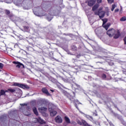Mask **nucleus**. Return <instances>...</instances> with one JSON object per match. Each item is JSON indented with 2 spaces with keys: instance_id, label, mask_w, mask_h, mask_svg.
<instances>
[{
  "instance_id": "f257e3e1",
  "label": "nucleus",
  "mask_w": 126,
  "mask_h": 126,
  "mask_svg": "<svg viewBox=\"0 0 126 126\" xmlns=\"http://www.w3.org/2000/svg\"><path fill=\"white\" fill-rule=\"evenodd\" d=\"M13 86H17L18 87H20V88H22L23 89H30V87L28 85H25L23 84H20L19 83H14L13 84Z\"/></svg>"
},
{
  "instance_id": "f03ea898",
  "label": "nucleus",
  "mask_w": 126,
  "mask_h": 126,
  "mask_svg": "<svg viewBox=\"0 0 126 126\" xmlns=\"http://www.w3.org/2000/svg\"><path fill=\"white\" fill-rule=\"evenodd\" d=\"M116 33V30L114 29H109L108 31H107L106 34L110 37V38H112L114 35Z\"/></svg>"
},
{
  "instance_id": "7ed1b4c3",
  "label": "nucleus",
  "mask_w": 126,
  "mask_h": 126,
  "mask_svg": "<svg viewBox=\"0 0 126 126\" xmlns=\"http://www.w3.org/2000/svg\"><path fill=\"white\" fill-rule=\"evenodd\" d=\"M13 63L16 64V67L18 68H24L25 67L24 65L20 62H13Z\"/></svg>"
},
{
  "instance_id": "20e7f679",
  "label": "nucleus",
  "mask_w": 126,
  "mask_h": 126,
  "mask_svg": "<svg viewBox=\"0 0 126 126\" xmlns=\"http://www.w3.org/2000/svg\"><path fill=\"white\" fill-rule=\"evenodd\" d=\"M34 123L36 124L39 123L40 124V125H44V124H46V122H45L44 120L41 119V117H39L38 118H35Z\"/></svg>"
},
{
  "instance_id": "39448f33",
  "label": "nucleus",
  "mask_w": 126,
  "mask_h": 126,
  "mask_svg": "<svg viewBox=\"0 0 126 126\" xmlns=\"http://www.w3.org/2000/svg\"><path fill=\"white\" fill-rule=\"evenodd\" d=\"M55 121L57 124H62L63 123V118L58 115L55 118Z\"/></svg>"
},
{
  "instance_id": "423d86ee",
  "label": "nucleus",
  "mask_w": 126,
  "mask_h": 126,
  "mask_svg": "<svg viewBox=\"0 0 126 126\" xmlns=\"http://www.w3.org/2000/svg\"><path fill=\"white\" fill-rule=\"evenodd\" d=\"M41 91L44 94H46L47 96H50L51 95V94L49 93V91H48V90L46 88H43Z\"/></svg>"
},
{
  "instance_id": "0eeeda50",
  "label": "nucleus",
  "mask_w": 126,
  "mask_h": 126,
  "mask_svg": "<svg viewBox=\"0 0 126 126\" xmlns=\"http://www.w3.org/2000/svg\"><path fill=\"white\" fill-rule=\"evenodd\" d=\"M96 2V0H90L88 2V5L89 6H93Z\"/></svg>"
},
{
  "instance_id": "6e6552de",
  "label": "nucleus",
  "mask_w": 126,
  "mask_h": 126,
  "mask_svg": "<svg viewBox=\"0 0 126 126\" xmlns=\"http://www.w3.org/2000/svg\"><path fill=\"white\" fill-rule=\"evenodd\" d=\"M105 13H106V12L104 11L99 12V15H98V16L100 19H102V18H104V17H105Z\"/></svg>"
},
{
  "instance_id": "1a4fd4ad",
  "label": "nucleus",
  "mask_w": 126,
  "mask_h": 126,
  "mask_svg": "<svg viewBox=\"0 0 126 126\" xmlns=\"http://www.w3.org/2000/svg\"><path fill=\"white\" fill-rule=\"evenodd\" d=\"M62 93L63 95L67 97V98H70V97H71V95H70V94L66 92V91L64 90L62 91Z\"/></svg>"
},
{
  "instance_id": "9d476101",
  "label": "nucleus",
  "mask_w": 126,
  "mask_h": 126,
  "mask_svg": "<svg viewBox=\"0 0 126 126\" xmlns=\"http://www.w3.org/2000/svg\"><path fill=\"white\" fill-rule=\"evenodd\" d=\"M34 14H35L36 15H37V16H45V15H46L47 13H46L45 12H44V10H42L41 13L38 14L37 13V12H35L34 13Z\"/></svg>"
},
{
  "instance_id": "9b49d317",
  "label": "nucleus",
  "mask_w": 126,
  "mask_h": 126,
  "mask_svg": "<svg viewBox=\"0 0 126 126\" xmlns=\"http://www.w3.org/2000/svg\"><path fill=\"white\" fill-rule=\"evenodd\" d=\"M32 111L34 115H35L36 116L39 115V113H38V111L37 110V108H36V107L34 106L33 107H32Z\"/></svg>"
},
{
  "instance_id": "f8f14e48",
  "label": "nucleus",
  "mask_w": 126,
  "mask_h": 126,
  "mask_svg": "<svg viewBox=\"0 0 126 126\" xmlns=\"http://www.w3.org/2000/svg\"><path fill=\"white\" fill-rule=\"evenodd\" d=\"M99 4H95L92 8L93 11H95V10L98 9L99 8Z\"/></svg>"
},
{
  "instance_id": "ddd939ff",
  "label": "nucleus",
  "mask_w": 126,
  "mask_h": 126,
  "mask_svg": "<svg viewBox=\"0 0 126 126\" xmlns=\"http://www.w3.org/2000/svg\"><path fill=\"white\" fill-rule=\"evenodd\" d=\"M110 25H111V24L108 23L106 25H105V24H104V25H102V27L105 28L106 30H108V29H109V27H110Z\"/></svg>"
},
{
  "instance_id": "4468645a",
  "label": "nucleus",
  "mask_w": 126,
  "mask_h": 126,
  "mask_svg": "<svg viewBox=\"0 0 126 126\" xmlns=\"http://www.w3.org/2000/svg\"><path fill=\"white\" fill-rule=\"evenodd\" d=\"M38 110L39 112H40V113H43V112H46V111H47V108L43 107L38 108Z\"/></svg>"
},
{
  "instance_id": "2eb2a0df",
  "label": "nucleus",
  "mask_w": 126,
  "mask_h": 126,
  "mask_svg": "<svg viewBox=\"0 0 126 126\" xmlns=\"http://www.w3.org/2000/svg\"><path fill=\"white\" fill-rule=\"evenodd\" d=\"M121 36V34L120 33V32L118 31L117 32V33L115 34L114 36V39H118V38H120V36Z\"/></svg>"
},
{
  "instance_id": "dca6fc26",
  "label": "nucleus",
  "mask_w": 126,
  "mask_h": 126,
  "mask_svg": "<svg viewBox=\"0 0 126 126\" xmlns=\"http://www.w3.org/2000/svg\"><path fill=\"white\" fill-rule=\"evenodd\" d=\"M56 115H57V111L53 110V111L50 112L51 117H55V116H56Z\"/></svg>"
},
{
  "instance_id": "f3484780",
  "label": "nucleus",
  "mask_w": 126,
  "mask_h": 126,
  "mask_svg": "<svg viewBox=\"0 0 126 126\" xmlns=\"http://www.w3.org/2000/svg\"><path fill=\"white\" fill-rule=\"evenodd\" d=\"M64 120H65V121L66 122V123L67 124H70V120L69 119V118L66 116H65L64 117Z\"/></svg>"
},
{
  "instance_id": "a211bd4d",
  "label": "nucleus",
  "mask_w": 126,
  "mask_h": 126,
  "mask_svg": "<svg viewBox=\"0 0 126 126\" xmlns=\"http://www.w3.org/2000/svg\"><path fill=\"white\" fill-rule=\"evenodd\" d=\"M86 118L89 120L90 121H91V122H92V121H94L93 117L89 115H86Z\"/></svg>"
},
{
  "instance_id": "6ab92c4d",
  "label": "nucleus",
  "mask_w": 126,
  "mask_h": 126,
  "mask_svg": "<svg viewBox=\"0 0 126 126\" xmlns=\"http://www.w3.org/2000/svg\"><path fill=\"white\" fill-rule=\"evenodd\" d=\"M102 21H103L102 25H104V24H106L108 22V19H102Z\"/></svg>"
},
{
  "instance_id": "aec40b11",
  "label": "nucleus",
  "mask_w": 126,
  "mask_h": 126,
  "mask_svg": "<svg viewBox=\"0 0 126 126\" xmlns=\"http://www.w3.org/2000/svg\"><path fill=\"white\" fill-rule=\"evenodd\" d=\"M5 13L6 15H9V14H10V11H9V10L5 9Z\"/></svg>"
},
{
  "instance_id": "412c9836",
  "label": "nucleus",
  "mask_w": 126,
  "mask_h": 126,
  "mask_svg": "<svg viewBox=\"0 0 126 126\" xmlns=\"http://www.w3.org/2000/svg\"><path fill=\"white\" fill-rule=\"evenodd\" d=\"M23 28L26 31H28V30H29V26H23Z\"/></svg>"
},
{
  "instance_id": "4be33fe9",
  "label": "nucleus",
  "mask_w": 126,
  "mask_h": 126,
  "mask_svg": "<svg viewBox=\"0 0 126 126\" xmlns=\"http://www.w3.org/2000/svg\"><path fill=\"white\" fill-rule=\"evenodd\" d=\"M71 125H72V126H75L77 125V123H76V122H74V121H71V122H70Z\"/></svg>"
},
{
  "instance_id": "5701e85b",
  "label": "nucleus",
  "mask_w": 126,
  "mask_h": 126,
  "mask_svg": "<svg viewBox=\"0 0 126 126\" xmlns=\"http://www.w3.org/2000/svg\"><path fill=\"white\" fill-rule=\"evenodd\" d=\"M102 79H106L107 78V75L105 74H102L101 75Z\"/></svg>"
},
{
  "instance_id": "b1692460",
  "label": "nucleus",
  "mask_w": 126,
  "mask_h": 126,
  "mask_svg": "<svg viewBox=\"0 0 126 126\" xmlns=\"http://www.w3.org/2000/svg\"><path fill=\"white\" fill-rule=\"evenodd\" d=\"M8 91L11 92V93H13V92L16 91V90L15 89H8Z\"/></svg>"
},
{
  "instance_id": "393cba45",
  "label": "nucleus",
  "mask_w": 126,
  "mask_h": 126,
  "mask_svg": "<svg viewBox=\"0 0 126 126\" xmlns=\"http://www.w3.org/2000/svg\"><path fill=\"white\" fill-rule=\"evenodd\" d=\"M72 50L73 51H76L77 50V47L75 46V45L72 46Z\"/></svg>"
},
{
  "instance_id": "a878e982",
  "label": "nucleus",
  "mask_w": 126,
  "mask_h": 126,
  "mask_svg": "<svg viewBox=\"0 0 126 126\" xmlns=\"http://www.w3.org/2000/svg\"><path fill=\"white\" fill-rule=\"evenodd\" d=\"M126 17H122L121 19H120V21H126Z\"/></svg>"
},
{
  "instance_id": "bb28decb",
  "label": "nucleus",
  "mask_w": 126,
  "mask_h": 126,
  "mask_svg": "<svg viewBox=\"0 0 126 126\" xmlns=\"http://www.w3.org/2000/svg\"><path fill=\"white\" fill-rule=\"evenodd\" d=\"M0 92L1 93V95L5 94V92L3 90H1Z\"/></svg>"
},
{
  "instance_id": "cd10ccee",
  "label": "nucleus",
  "mask_w": 126,
  "mask_h": 126,
  "mask_svg": "<svg viewBox=\"0 0 126 126\" xmlns=\"http://www.w3.org/2000/svg\"><path fill=\"white\" fill-rule=\"evenodd\" d=\"M115 8H116V4H112V7L111 8V11H114V9H115Z\"/></svg>"
},
{
  "instance_id": "c85d7f7f",
  "label": "nucleus",
  "mask_w": 126,
  "mask_h": 126,
  "mask_svg": "<svg viewBox=\"0 0 126 126\" xmlns=\"http://www.w3.org/2000/svg\"><path fill=\"white\" fill-rule=\"evenodd\" d=\"M94 13L95 15H98L99 16L100 15V12L99 11H95L94 12Z\"/></svg>"
},
{
  "instance_id": "c756f323",
  "label": "nucleus",
  "mask_w": 126,
  "mask_h": 126,
  "mask_svg": "<svg viewBox=\"0 0 126 126\" xmlns=\"http://www.w3.org/2000/svg\"><path fill=\"white\" fill-rule=\"evenodd\" d=\"M47 19L48 21H51L53 19V17H47Z\"/></svg>"
},
{
  "instance_id": "7c9ffc66",
  "label": "nucleus",
  "mask_w": 126,
  "mask_h": 126,
  "mask_svg": "<svg viewBox=\"0 0 126 126\" xmlns=\"http://www.w3.org/2000/svg\"><path fill=\"white\" fill-rule=\"evenodd\" d=\"M108 3H113L114 0H107Z\"/></svg>"
},
{
  "instance_id": "2f4dec72",
  "label": "nucleus",
  "mask_w": 126,
  "mask_h": 126,
  "mask_svg": "<svg viewBox=\"0 0 126 126\" xmlns=\"http://www.w3.org/2000/svg\"><path fill=\"white\" fill-rule=\"evenodd\" d=\"M96 2L98 3H102V0H96Z\"/></svg>"
},
{
  "instance_id": "473e14b6",
  "label": "nucleus",
  "mask_w": 126,
  "mask_h": 126,
  "mask_svg": "<svg viewBox=\"0 0 126 126\" xmlns=\"http://www.w3.org/2000/svg\"><path fill=\"white\" fill-rule=\"evenodd\" d=\"M3 67V64L2 63H0V68H2Z\"/></svg>"
},
{
  "instance_id": "72a5a7b5",
  "label": "nucleus",
  "mask_w": 126,
  "mask_h": 126,
  "mask_svg": "<svg viewBox=\"0 0 126 126\" xmlns=\"http://www.w3.org/2000/svg\"><path fill=\"white\" fill-rule=\"evenodd\" d=\"M120 11V9L119 8L116 9L115 10V12H118V11Z\"/></svg>"
},
{
  "instance_id": "f704fd0d",
  "label": "nucleus",
  "mask_w": 126,
  "mask_h": 126,
  "mask_svg": "<svg viewBox=\"0 0 126 126\" xmlns=\"http://www.w3.org/2000/svg\"><path fill=\"white\" fill-rule=\"evenodd\" d=\"M102 9H103V8L102 7H100V8H99L98 9V11L100 12L101 10H102Z\"/></svg>"
},
{
  "instance_id": "c9c22d12",
  "label": "nucleus",
  "mask_w": 126,
  "mask_h": 126,
  "mask_svg": "<svg viewBox=\"0 0 126 126\" xmlns=\"http://www.w3.org/2000/svg\"><path fill=\"white\" fill-rule=\"evenodd\" d=\"M120 12H123V7L122 6H121Z\"/></svg>"
},
{
  "instance_id": "e433bc0d",
  "label": "nucleus",
  "mask_w": 126,
  "mask_h": 126,
  "mask_svg": "<svg viewBox=\"0 0 126 126\" xmlns=\"http://www.w3.org/2000/svg\"><path fill=\"white\" fill-rule=\"evenodd\" d=\"M94 115L95 116V117H97V116H98V114H97V113H94Z\"/></svg>"
},
{
  "instance_id": "4c0bfd02",
  "label": "nucleus",
  "mask_w": 126,
  "mask_h": 126,
  "mask_svg": "<svg viewBox=\"0 0 126 126\" xmlns=\"http://www.w3.org/2000/svg\"><path fill=\"white\" fill-rule=\"evenodd\" d=\"M63 79V80H64V81H65V80H64V79Z\"/></svg>"
}]
</instances>
